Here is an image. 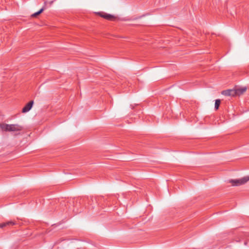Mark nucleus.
Here are the masks:
<instances>
[{"label":"nucleus","mask_w":249,"mask_h":249,"mask_svg":"<svg viewBox=\"0 0 249 249\" xmlns=\"http://www.w3.org/2000/svg\"><path fill=\"white\" fill-rule=\"evenodd\" d=\"M97 14L101 17L108 20L113 21L116 18L114 16L103 12H98Z\"/></svg>","instance_id":"nucleus-3"},{"label":"nucleus","mask_w":249,"mask_h":249,"mask_svg":"<svg viewBox=\"0 0 249 249\" xmlns=\"http://www.w3.org/2000/svg\"><path fill=\"white\" fill-rule=\"evenodd\" d=\"M34 104V101L32 100L27 103L25 106L22 108V112L23 113H26L28 112L32 107Z\"/></svg>","instance_id":"nucleus-5"},{"label":"nucleus","mask_w":249,"mask_h":249,"mask_svg":"<svg viewBox=\"0 0 249 249\" xmlns=\"http://www.w3.org/2000/svg\"><path fill=\"white\" fill-rule=\"evenodd\" d=\"M46 2H45L44 6L41 9H40L38 11H37V12H36L34 14H33V15H32V17H36L37 16H38L39 15L41 14L43 12V11L46 9Z\"/></svg>","instance_id":"nucleus-7"},{"label":"nucleus","mask_w":249,"mask_h":249,"mask_svg":"<svg viewBox=\"0 0 249 249\" xmlns=\"http://www.w3.org/2000/svg\"><path fill=\"white\" fill-rule=\"evenodd\" d=\"M0 128L4 131H19L23 129V127L18 124H6L2 123L0 124Z\"/></svg>","instance_id":"nucleus-1"},{"label":"nucleus","mask_w":249,"mask_h":249,"mask_svg":"<svg viewBox=\"0 0 249 249\" xmlns=\"http://www.w3.org/2000/svg\"><path fill=\"white\" fill-rule=\"evenodd\" d=\"M222 94L225 96H234L238 95L236 89L223 90Z\"/></svg>","instance_id":"nucleus-4"},{"label":"nucleus","mask_w":249,"mask_h":249,"mask_svg":"<svg viewBox=\"0 0 249 249\" xmlns=\"http://www.w3.org/2000/svg\"><path fill=\"white\" fill-rule=\"evenodd\" d=\"M249 180V177H245L238 179H231L229 182L231 183L233 186H240L246 183Z\"/></svg>","instance_id":"nucleus-2"},{"label":"nucleus","mask_w":249,"mask_h":249,"mask_svg":"<svg viewBox=\"0 0 249 249\" xmlns=\"http://www.w3.org/2000/svg\"><path fill=\"white\" fill-rule=\"evenodd\" d=\"M46 2H45L44 6L41 9H40L38 11H37V12H36L34 14H33V15H32V17H36L37 16H38L39 15L41 14L43 12V11L46 9Z\"/></svg>","instance_id":"nucleus-8"},{"label":"nucleus","mask_w":249,"mask_h":249,"mask_svg":"<svg viewBox=\"0 0 249 249\" xmlns=\"http://www.w3.org/2000/svg\"><path fill=\"white\" fill-rule=\"evenodd\" d=\"M16 224V223L15 221H10L6 222H4L2 223H0V228H3L6 227H10L11 226H13Z\"/></svg>","instance_id":"nucleus-6"},{"label":"nucleus","mask_w":249,"mask_h":249,"mask_svg":"<svg viewBox=\"0 0 249 249\" xmlns=\"http://www.w3.org/2000/svg\"><path fill=\"white\" fill-rule=\"evenodd\" d=\"M237 93L238 95H240L242 94L244 92L247 90L246 88H237L236 89Z\"/></svg>","instance_id":"nucleus-9"},{"label":"nucleus","mask_w":249,"mask_h":249,"mask_svg":"<svg viewBox=\"0 0 249 249\" xmlns=\"http://www.w3.org/2000/svg\"><path fill=\"white\" fill-rule=\"evenodd\" d=\"M221 103V101L220 99H216L215 101V105H214V108L216 110L218 109L220 104Z\"/></svg>","instance_id":"nucleus-10"}]
</instances>
